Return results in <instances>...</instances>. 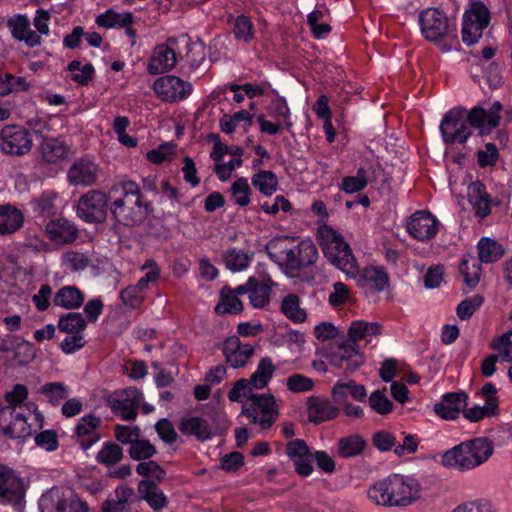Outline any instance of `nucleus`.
Returning a JSON list of instances; mask_svg holds the SVG:
<instances>
[{"label":"nucleus","instance_id":"40","mask_svg":"<svg viewBox=\"0 0 512 512\" xmlns=\"http://www.w3.org/2000/svg\"><path fill=\"white\" fill-rule=\"evenodd\" d=\"M478 262L493 263L501 259L504 255L503 246L495 240L483 237L479 240L478 245Z\"/></svg>","mask_w":512,"mask_h":512},{"label":"nucleus","instance_id":"17","mask_svg":"<svg viewBox=\"0 0 512 512\" xmlns=\"http://www.w3.org/2000/svg\"><path fill=\"white\" fill-rule=\"evenodd\" d=\"M176 44L177 39L170 37L166 43L159 44L154 48L147 67L150 74H162L175 67L177 63V56L173 47Z\"/></svg>","mask_w":512,"mask_h":512},{"label":"nucleus","instance_id":"1","mask_svg":"<svg viewBox=\"0 0 512 512\" xmlns=\"http://www.w3.org/2000/svg\"><path fill=\"white\" fill-rule=\"evenodd\" d=\"M421 491L417 479L394 473L371 485L367 497L378 506L404 508L415 503L421 497Z\"/></svg>","mask_w":512,"mask_h":512},{"label":"nucleus","instance_id":"46","mask_svg":"<svg viewBox=\"0 0 512 512\" xmlns=\"http://www.w3.org/2000/svg\"><path fill=\"white\" fill-rule=\"evenodd\" d=\"M459 271L464 277V283L470 287L475 288L480 281L481 264L473 257L464 258L460 265Z\"/></svg>","mask_w":512,"mask_h":512},{"label":"nucleus","instance_id":"59","mask_svg":"<svg viewBox=\"0 0 512 512\" xmlns=\"http://www.w3.org/2000/svg\"><path fill=\"white\" fill-rule=\"evenodd\" d=\"M512 330L494 338L490 343V348L499 352V357L504 362H512Z\"/></svg>","mask_w":512,"mask_h":512},{"label":"nucleus","instance_id":"10","mask_svg":"<svg viewBox=\"0 0 512 512\" xmlns=\"http://www.w3.org/2000/svg\"><path fill=\"white\" fill-rule=\"evenodd\" d=\"M108 196L101 190L84 193L77 203V215L87 223H101L107 217Z\"/></svg>","mask_w":512,"mask_h":512},{"label":"nucleus","instance_id":"42","mask_svg":"<svg viewBox=\"0 0 512 512\" xmlns=\"http://www.w3.org/2000/svg\"><path fill=\"white\" fill-rule=\"evenodd\" d=\"M252 185L264 196L273 195L278 188V178L275 173L260 170L251 178Z\"/></svg>","mask_w":512,"mask_h":512},{"label":"nucleus","instance_id":"60","mask_svg":"<svg viewBox=\"0 0 512 512\" xmlns=\"http://www.w3.org/2000/svg\"><path fill=\"white\" fill-rule=\"evenodd\" d=\"M29 85L23 77H16L6 73L0 77V96L8 95L12 92L27 90Z\"/></svg>","mask_w":512,"mask_h":512},{"label":"nucleus","instance_id":"35","mask_svg":"<svg viewBox=\"0 0 512 512\" xmlns=\"http://www.w3.org/2000/svg\"><path fill=\"white\" fill-rule=\"evenodd\" d=\"M85 296L76 286L61 287L54 295L53 304L67 310L77 309L84 303Z\"/></svg>","mask_w":512,"mask_h":512},{"label":"nucleus","instance_id":"64","mask_svg":"<svg viewBox=\"0 0 512 512\" xmlns=\"http://www.w3.org/2000/svg\"><path fill=\"white\" fill-rule=\"evenodd\" d=\"M286 386L294 393H302L312 390L314 382L309 377L295 373L286 379Z\"/></svg>","mask_w":512,"mask_h":512},{"label":"nucleus","instance_id":"26","mask_svg":"<svg viewBox=\"0 0 512 512\" xmlns=\"http://www.w3.org/2000/svg\"><path fill=\"white\" fill-rule=\"evenodd\" d=\"M7 27L15 40L24 42L29 47L40 45L41 36L31 29L27 16L17 15L8 19Z\"/></svg>","mask_w":512,"mask_h":512},{"label":"nucleus","instance_id":"32","mask_svg":"<svg viewBox=\"0 0 512 512\" xmlns=\"http://www.w3.org/2000/svg\"><path fill=\"white\" fill-rule=\"evenodd\" d=\"M24 223L23 212L11 204L0 205V235L17 232Z\"/></svg>","mask_w":512,"mask_h":512},{"label":"nucleus","instance_id":"24","mask_svg":"<svg viewBox=\"0 0 512 512\" xmlns=\"http://www.w3.org/2000/svg\"><path fill=\"white\" fill-rule=\"evenodd\" d=\"M46 500L51 502L54 512H88L89 506L86 501L81 500L77 494L71 491L67 493L60 489H51Z\"/></svg>","mask_w":512,"mask_h":512},{"label":"nucleus","instance_id":"30","mask_svg":"<svg viewBox=\"0 0 512 512\" xmlns=\"http://www.w3.org/2000/svg\"><path fill=\"white\" fill-rule=\"evenodd\" d=\"M59 195L53 190H46L42 194L30 201L29 205L35 217L43 218L44 220L53 217L58 211Z\"/></svg>","mask_w":512,"mask_h":512},{"label":"nucleus","instance_id":"58","mask_svg":"<svg viewBox=\"0 0 512 512\" xmlns=\"http://www.w3.org/2000/svg\"><path fill=\"white\" fill-rule=\"evenodd\" d=\"M156 452L155 446L152 445L149 440L140 438H138L128 450L129 456L136 461L150 459Z\"/></svg>","mask_w":512,"mask_h":512},{"label":"nucleus","instance_id":"57","mask_svg":"<svg viewBox=\"0 0 512 512\" xmlns=\"http://www.w3.org/2000/svg\"><path fill=\"white\" fill-rule=\"evenodd\" d=\"M136 472L146 477V480H154L160 483L166 476V471L155 461H142L136 466Z\"/></svg>","mask_w":512,"mask_h":512},{"label":"nucleus","instance_id":"14","mask_svg":"<svg viewBox=\"0 0 512 512\" xmlns=\"http://www.w3.org/2000/svg\"><path fill=\"white\" fill-rule=\"evenodd\" d=\"M0 431L5 437L13 440H24L32 433L25 415L11 406L0 409Z\"/></svg>","mask_w":512,"mask_h":512},{"label":"nucleus","instance_id":"39","mask_svg":"<svg viewBox=\"0 0 512 512\" xmlns=\"http://www.w3.org/2000/svg\"><path fill=\"white\" fill-rule=\"evenodd\" d=\"M367 445L366 440L359 434L342 437L337 443V453L341 458H351L360 455Z\"/></svg>","mask_w":512,"mask_h":512},{"label":"nucleus","instance_id":"15","mask_svg":"<svg viewBox=\"0 0 512 512\" xmlns=\"http://www.w3.org/2000/svg\"><path fill=\"white\" fill-rule=\"evenodd\" d=\"M155 93L166 102H176L187 98L192 85L174 75L159 77L153 85Z\"/></svg>","mask_w":512,"mask_h":512},{"label":"nucleus","instance_id":"56","mask_svg":"<svg viewBox=\"0 0 512 512\" xmlns=\"http://www.w3.org/2000/svg\"><path fill=\"white\" fill-rule=\"evenodd\" d=\"M68 70L72 73L71 79L81 85H87L94 76V67L87 63L82 65L80 61H72L68 64Z\"/></svg>","mask_w":512,"mask_h":512},{"label":"nucleus","instance_id":"4","mask_svg":"<svg viewBox=\"0 0 512 512\" xmlns=\"http://www.w3.org/2000/svg\"><path fill=\"white\" fill-rule=\"evenodd\" d=\"M493 452L494 445L491 440L487 437H477L445 451L441 463L447 468L467 472L487 462Z\"/></svg>","mask_w":512,"mask_h":512},{"label":"nucleus","instance_id":"5","mask_svg":"<svg viewBox=\"0 0 512 512\" xmlns=\"http://www.w3.org/2000/svg\"><path fill=\"white\" fill-rule=\"evenodd\" d=\"M317 239L324 255L336 267L349 276L359 272L356 259L343 237L330 226L323 225L318 229Z\"/></svg>","mask_w":512,"mask_h":512},{"label":"nucleus","instance_id":"51","mask_svg":"<svg viewBox=\"0 0 512 512\" xmlns=\"http://www.w3.org/2000/svg\"><path fill=\"white\" fill-rule=\"evenodd\" d=\"M223 258L226 267L233 272L245 270L251 261V258L246 252L237 248L228 249L224 253Z\"/></svg>","mask_w":512,"mask_h":512},{"label":"nucleus","instance_id":"25","mask_svg":"<svg viewBox=\"0 0 512 512\" xmlns=\"http://www.w3.org/2000/svg\"><path fill=\"white\" fill-rule=\"evenodd\" d=\"M503 106L499 101H495L489 110H485L479 106L474 107L467 115L466 122L476 129L495 128L500 122V111Z\"/></svg>","mask_w":512,"mask_h":512},{"label":"nucleus","instance_id":"29","mask_svg":"<svg viewBox=\"0 0 512 512\" xmlns=\"http://www.w3.org/2000/svg\"><path fill=\"white\" fill-rule=\"evenodd\" d=\"M331 395L336 403L347 401L348 396L355 401L365 402L367 390L363 384L354 380H338L331 390Z\"/></svg>","mask_w":512,"mask_h":512},{"label":"nucleus","instance_id":"50","mask_svg":"<svg viewBox=\"0 0 512 512\" xmlns=\"http://www.w3.org/2000/svg\"><path fill=\"white\" fill-rule=\"evenodd\" d=\"M122 448L114 442H105L96 455L98 463L107 467L113 466L123 458Z\"/></svg>","mask_w":512,"mask_h":512},{"label":"nucleus","instance_id":"22","mask_svg":"<svg viewBox=\"0 0 512 512\" xmlns=\"http://www.w3.org/2000/svg\"><path fill=\"white\" fill-rule=\"evenodd\" d=\"M467 400L468 395L464 391L449 392L441 397V401L434 405L433 410L443 420H456L467 406Z\"/></svg>","mask_w":512,"mask_h":512},{"label":"nucleus","instance_id":"12","mask_svg":"<svg viewBox=\"0 0 512 512\" xmlns=\"http://www.w3.org/2000/svg\"><path fill=\"white\" fill-rule=\"evenodd\" d=\"M490 22V13L482 3H476L464 13L462 23V40L467 45L475 44Z\"/></svg>","mask_w":512,"mask_h":512},{"label":"nucleus","instance_id":"61","mask_svg":"<svg viewBox=\"0 0 512 512\" xmlns=\"http://www.w3.org/2000/svg\"><path fill=\"white\" fill-rule=\"evenodd\" d=\"M499 412L495 410L494 403H485L484 406L475 405L470 408H463V415L471 422H478L485 417L495 416Z\"/></svg>","mask_w":512,"mask_h":512},{"label":"nucleus","instance_id":"18","mask_svg":"<svg viewBox=\"0 0 512 512\" xmlns=\"http://www.w3.org/2000/svg\"><path fill=\"white\" fill-rule=\"evenodd\" d=\"M407 232L418 241L432 239L438 232L439 222L428 211H417L409 217Z\"/></svg>","mask_w":512,"mask_h":512},{"label":"nucleus","instance_id":"44","mask_svg":"<svg viewBox=\"0 0 512 512\" xmlns=\"http://www.w3.org/2000/svg\"><path fill=\"white\" fill-rule=\"evenodd\" d=\"M215 310L220 314H238L243 310V304L229 286H224L220 291V301Z\"/></svg>","mask_w":512,"mask_h":512},{"label":"nucleus","instance_id":"21","mask_svg":"<svg viewBox=\"0 0 512 512\" xmlns=\"http://www.w3.org/2000/svg\"><path fill=\"white\" fill-rule=\"evenodd\" d=\"M254 347L250 344H242L237 336L225 339L222 353L226 363L233 369L243 367L254 354Z\"/></svg>","mask_w":512,"mask_h":512},{"label":"nucleus","instance_id":"41","mask_svg":"<svg viewBox=\"0 0 512 512\" xmlns=\"http://www.w3.org/2000/svg\"><path fill=\"white\" fill-rule=\"evenodd\" d=\"M275 366L269 357L262 358L255 370V372L248 379L252 386L256 389H263L266 387L271 380L274 372Z\"/></svg>","mask_w":512,"mask_h":512},{"label":"nucleus","instance_id":"37","mask_svg":"<svg viewBox=\"0 0 512 512\" xmlns=\"http://www.w3.org/2000/svg\"><path fill=\"white\" fill-rule=\"evenodd\" d=\"M134 495L132 488L119 486L115 489V497L109 498L102 503V512H129V501Z\"/></svg>","mask_w":512,"mask_h":512},{"label":"nucleus","instance_id":"3","mask_svg":"<svg viewBox=\"0 0 512 512\" xmlns=\"http://www.w3.org/2000/svg\"><path fill=\"white\" fill-rule=\"evenodd\" d=\"M265 251L277 265L295 271L314 265L319 256L317 247L311 240L294 244V238L288 236L271 239L266 244Z\"/></svg>","mask_w":512,"mask_h":512},{"label":"nucleus","instance_id":"27","mask_svg":"<svg viewBox=\"0 0 512 512\" xmlns=\"http://www.w3.org/2000/svg\"><path fill=\"white\" fill-rule=\"evenodd\" d=\"M46 233L52 242L58 244L73 243L79 235L74 223L65 218L50 220L46 225Z\"/></svg>","mask_w":512,"mask_h":512},{"label":"nucleus","instance_id":"6","mask_svg":"<svg viewBox=\"0 0 512 512\" xmlns=\"http://www.w3.org/2000/svg\"><path fill=\"white\" fill-rule=\"evenodd\" d=\"M241 413L251 423L259 424L262 429H269L278 417L276 401L272 394H251L249 402L243 404Z\"/></svg>","mask_w":512,"mask_h":512},{"label":"nucleus","instance_id":"2","mask_svg":"<svg viewBox=\"0 0 512 512\" xmlns=\"http://www.w3.org/2000/svg\"><path fill=\"white\" fill-rule=\"evenodd\" d=\"M109 193L114 197L110 211L114 219L127 227H134L147 217L150 203L143 200L140 186L127 178L114 183Z\"/></svg>","mask_w":512,"mask_h":512},{"label":"nucleus","instance_id":"43","mask_svg":"<svg viewBox=\"0 0 512 512\" xmlns=\"http://www.w3.org/2000/svg\"><path fill=\"white\" fill-rule=\"evenodd\" d=\"M281 312L294 323H303L307 319V313L300 307V298L296 294L291 293L283 298Z\"/></svg>","mask_w":512,"mask_h":512},{"label":"nucleus","instance_id":"28","mask_svg":"<svg viewBox=\"0 0 512 512\" xmlns=\"http://www.w3.org/2000/svg\"><path fill=\"white\" fill-rule=\"evenodd\" d=\"M101 424V419L94 415H87L80 419L75 427V434L80 446L87 450L100 439V434L96 431Z\"/></svg>","mask_w":512,"mask_h":512},{"label":"nucleus","instance_id":"47","mask_svg":"<svg viewBox=\"0 0 512 512\" xmlns=\"http://www.w3.org/2000/svg\"><path fill=\"white\" fill-rule=\"evenodd\" d=\"M86 326L87 322L85 318L78 312L64 314L58 321L59 330L68 334H81Z\"/></svg>","mask_w":512,"mask_h":512},{"label":"nucleus","instance_id":"38","mask_svg":"<svg viewBox=\"0 0 512 512\" xmlns=\"http://www.w3.org/2000/svg\"><path fill=\"white\" fill-rule=\"evenodd\" d=\"M138 492L154 510H159L167 505L166 496L154 480H141L138 484Z\"/></svg>","mask_w":512,"mask_h":512},{"label":"nucleus","instance_id":"36","mask_svg":"<svg viewBox=\"0 0 512 512\" xmlns=\"http://www.w3.org/2000/svg\"><path fill=\"white\" fill-rule=\"evenodd\" d=\"M273 281L268 277L257 279L254 277V283L250 286L249 301L254 308H264L270 303Z\"/></svg>","mask_w":512,"mask_h":512},{"label":"nucleus","instance_id":"54","mask_svg":"<svg viewBox=\"0 0 512 512\" xmlns=\"http://www.w3.org/2000/svg\"><path fill=\"white\" fill-rule=\"evenodd\" d=\"M38 392L45 396L53 406L59 405L68 396L67 387L61 382H50L42 385Z\"/></svg>","mask_w":512,"mask_h":512},{"label":"nucleus","instance_id":"48","mask_svg":"<svg viewBox=\"0 0 512 512\" xmlns=\"http://www.w3.org/2000/svg\"><path fill=\"white\" fill-rule=\"evenodd\" d=\"M133 21L131 13H116L112 10H108L106 13L100 14L96 18V23L100 27L114 28V27H127Z\"/></svg>","mask_w":512,"mask_h":512},{"label":"nucleus","instance_id":"13","mask_svg":"<svg viewBox=\"0 0 512 512\" xmlns=\"http://www.w3.org/2000/svg\"><path fill=\"white\" fill-rule=\"evenodd\" d=\"M142 400V393L136 388L117 390L107 397V404L113 413L123 420L132 421L138 415V408Z\"/></svg>","mask_w":512,"mask_h":512},{"label":"nucleus","instance_id":"16","mask_svg":"<svg viewBox=\"0 0 512 512\" xmlns=\"http://www.w3.org/2000/svg\"><path fill=\"white\" fill-rule=\"evenodd\" d=\"M23 481L10 468L0 465V503L18 505L24 498Z\"/></svg>","mask_w":512,"mask_h":512},{"label":"nucleus","instance_id":"19","mask_svg":"<svg viewBox=\"0 0 512 512\" xmlns=\"http://www.w3.org/2000/svg\"><path fill=\"white\" fill-rule=\"evenodd\" d=\"M330 364L350 374L364 364V357L355 345L342 343L331 353Z\"/></svg>","mask_w":512,"mask_h":512},{"label":"nucleus","instance_id":"63","mask_svg":"<svg viewBox=\"0 0 512 512\" xmlns=\"http://www.w3.org/2000/svg\"><path fill=\"white\" fill-rule=\"evenodd\" d=\"M482 303L483 297L481 295H475L472 298L461 301L456 308L457 316L461 320L470 319Z\"/></svg>","mask_w":512,"mask_h":512},{"label":"nucleus","instance_id":"49","mask_svg":"<svg viewBox=\"0 0 512 512\" xmlns=\"http://www.w3.org/2000/svg\"><path fill=\"white\" fill-rule=\"evenodd\" d=\"M361 280L363 281V286H367L378 292L383 291L388 285L387 274L375 267L365 268L362 272Z\"/></svg>","mask_w":512,"mask_h":512},{"label":"nucleus","instance_id":"53","mask_svg":"<svg viewBox=\"0 0 512 512\" xmlns=\"http://www.w3.org/2000/svg\"><path fill=\"white\" fill-rule=\"evenodd\" d=\"M231 199L239 207H246L250 203L251 188L247 178L240 177L234 181L230 188Z\"/></svg>","mask_w":512,"mask_h":512},{"label":"nucleus","instance_id":"45","mask_svg":"<svg viewBox=\"0 0 512 512\" xmlns=\"http://www.w3.org/2000/svg\"><path fill=\"white\" fill-rule=\"evenodd\" d=\"M232 33L239 42L250 43L255 37V27L246 15H239L234 19Z\"/></svg>","mask_w":512,"mask_h":512},{"label":"nucleus","instance_id":"7","mask_svg":"<svg viewBox=\"0 0 512 512\" xmlns=\"http://www.w3.org/2000/svg\"><path fill=\"white\" fill-rule=\"evenodd\" d=\"M423 36L431 42L456 39L455 25L451 24L446 15L436 8H429L419 18Z\"/></svg>","mask_w":512,"mask_h":512},{"label":"nucleus","instance_id":"23","mask_svg":"<svg viewBox=\"0 0 512 512\" xmlns=\"http://www.w3.org/2000/svg\"><path fill=\"white\" fill-rule=\"evenodd\" d=\"M99 167L87 158L77 159L68 169L67 180L74 186H92L97 181Z\"/></svg>","mask_w":512,"mask_h":512},{"label":"nucleus","instance_id":"31","mask_svg":"<svg viewBox=\"0 0 512 512\" xmlns=\"http://www.w3.org/2000/svg\"><path fill=\"white\" fill-rule=\"evenodd\" d=\"M468 200L478 217L483 219L491 214V199L480 181L472 182L468 186Z\"/></svg>","mask_w":512,"mask_h":512},{"label":"nucleus","instance_id":"20","mask_svg":"<svg viewBox=\"0 0 512 512\" xmlns=\"http://www.w3.org/2000/svg\"><path fill=\"white\" fill-rule=\"evenodd\" d=\"M285 451L299 475L307 477L312 474L313 454L304 440L295 439L289 441L286 444Z\"/></svg>","mask_w":512,"mask_h":512},{"label":"nucleus","instance_id":"9","mask_svg":"<svg viewBox=\"0 0 512 512\" xmlns=\"http://www.w3.org/2000/svg\"><path fill=\"white\" fill-rule=\"evenodd\" d=\"M33 147L31 133L20 125H6L0 130V150L2 153L21 157Z\"/></svg>","mask_w":512,"mask_h":512},{"label":"nucleus","instance_id":"55","mask_svg":"<svg viewBox=\"0 0 512 512\" xmlns=\"http://www.w3.org/2000/svg\"><path fill=\"white\" fill-rule=\"evenodd\" d=\"M90 263V256L84 252L69 250L62 254V264L72 271L84 270Z\"/></svg>","mask_w":512,"mask_h":512},{"label":"nucleus","instance_id":"11","mask_svg":"<svg viewBox=\"0 0 512 512\" xmlns=\"http://www.w3.org/2000/svg\"><path fill=\"white\" fill-rule=\"evenodd\" d=\"M440 132L443 141L447 144L465 143L471 136V130L466 122V113L463 108L457 107L449 110L440 123Z\"/></svg>","mask_w":512,"mask_h":512},{"label":"nucleus","instance_id":"34","mask_svg":"<svg viewBox=\"0 0 512 512\" xmlns=\"http://www.w3.org/2000/svg\"><path fill=\"white\" fill-rule=\"evenodd\" d=\"M69 147L60 138L44 137L40 143V154L47 163H57L68 156Z\"/></svg>","mask_w":512,"mask_h":512},{"label":"nucleus","instance_id":"8","mask_svg":"<svg viewBox=\"0 0 512 512\" xmlns=\"http://www.w3.org/2000/svg\"><path fill=\"white\" fill-rule=\"evenodd\" d=\"M220 422L212 425L210 421L199 416H185L179 422V430L186 436H192L196 440L204 442L212 439L215 435L225 432L228 428V420L224 415L217 416Z\"/></svg>","mask_w":512,"mask_h":512},{"label":"nucleus","instance_id":"52","mask_svg":"<svg viewBox=\"0 0 512 512\" xmlns=\"http://www.w3.org/2000/svg\"><path fill=\"white\" fill-rule=\"evenodd\" d=\"M12 350L14 351V360L20 366L29 364L36 357L34 345L21 338H15Z\"/></svg>","mask_w":512,"mask_h":512},{"label":"nucleus","instance_id":"62","mask_svg":"<svg viewBox=\"0 0 512 512\" xmlns=\"http://www.w3.org/2000/svg\"><path fill=\"white\" fill-rule=\"evenodd\" d=\"M368 403L373 411L381 415L391 413L394 406L388 397L380 390L371 393L368 398Z\"/></svg>","mask_w":512,"mask_h":512},{"label":"nucleus","instance_id":"33","mask_svg":"<svg viewBox=\"0 0 512 512\" xmlns=\"http://www.w3.org/2000/svg\"><path fill=\"white\" fill-rule=\"evenodd\" d=\"M309 420L315 424L335 419L339 415V408L328 400L311 397L308 401Z\"/></svg>","mask_w":512,"mask_h":512}]
</instances>
